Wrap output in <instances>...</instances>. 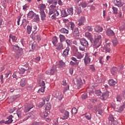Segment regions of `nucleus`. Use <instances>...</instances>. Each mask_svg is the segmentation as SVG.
<instances>
[{
	"label": "nucleus",
	"instance_id": "21",
	"mask_svg": "<svg viewBox=\"0 0 125 125\" xmlns=\"http://www.w3.org/2000/svg\"><path fill=\"white\" fill-rule=\"evenodd\" d=\"M68 118H69V112L65 111L64 112V116H62V117H61V119L62 120H67Z\"/></svg>",
	"mask_w": 125,
	"mask_h": 125
},
{
	"label": "nucleus",
	"instance_id": "5",
	"mask_svg": "<svg viewBox=\"0 0 125 125\" xmlns=\"http://www.w3.org/2000/svg\"><path fill=\"white\" fill-rule=\"evenodd\" d=\"M32 108H34V104H24V112L25 113H28Z\"/></svg>",
	"mask_w": 125,
	"mask_h": 125
},
{
	"label": "nucleus",
	"instance_id": "18",
	"mask_svg": "<svg viewBox=\"0 0 125 125\" xmlns=\"http://www.w3.org/2000/svg\"><path fill=\"white\" fill-rule=\"evenodd\" d=\"M94 31L97 33H101L103 31V28L101 26H96L94 28Z\"/></svg>",
	"mask_w": 125,
	"mask_h": 125
},
{
	"label": "nucleus",
	"instance_id": "64",
	"mask_svg": "<svg viewBox=\"0 0 125 125\" xmlns=\"http://www.w3.org/2000/svg\"><path fill=\"white\" fill-rule=\"evenodd\" d=\"M89 100L92 103H95L97 101V100L96 99H90Z\"/></svg>",
	"mask_w": 125,
	"mask_h": 125
},
{
	"label": "nucleus",
	"instance_id": "7",
	"mask_svg": "<svg viewBox=\"0 0 125 125\" xmlns=\"http://www.w3.org/2000/svg\"><path fill=\"white\" fill-rule=\"evenodd\" d=\"M81 44L85 47H87L88 46V42L84 38H82L80 40Z\"/></svg>",
	"mask_w": 125,
	"mask_h": 125
},
{
	"label": "nucleus",
	"instance_id": "44",
	"mask_svg": "<svg viewBox=\"0 0 125 125\" xmlns=\"http://www.w3.org/2000/svg\"><path fill=\"white\" fill-rule=\"evenodd\" d=\"M71 113L72 114H74V115H76L78 113V110H77L76 107H73L71 110Z\"/></svg>",
	"mask_w": 125,
	"mask_h": 125
},
{
	"label": "nucleus",
	"instance_id": "27",
	"mask_svg": "<svg viewBox=\"0 0 125 125\" xmlns=\"http://www.w3.org/2000/svg\"><path fill=\"white\" fill-rule=\"evenodd\" d=\"M67 14L68 15H73V14H74L73 13V10L74 9L73 8V7H70L67 9Z\"/></svg>",
	"mask_w": 125,
	"mask_h": 125
},
{
	"label": "nucleus",
	"instance_id": "17",
	"mask_svg": "<svg viewBox=\"0 0 125 125\" xmlns=\"http://www.w3.org/2000/svg\"><path fill=\"white\" fill-rule=\"evenodd\" d=\"M40 116L41 118H43V119H46V117L48 116V113H47V112L46 111L41 112L40 113Z\"/></svg>",
	"mask_w": 125,
	"mask_h": 125
},
{
	"label": "nucleus",
	"instance_id": "13",
	"mask_svg": "<svg viewBox=\"0 0 125 125\" xmlns=\"http://www.w3.org/2000/svg\"><path fill=\"white\" fill-rule=\"evenodd\" d=\"M62 17H67L68 16V13L66 12V10L62 8L60 9Z\"/></svg>",
	"mask_w": 125,
	"mask_h": 125
},
{
	"label": "nucleus",
	"instance_id": "51",
	"mask_svg": "<svg viewBox=\"0 0 125 125\" xmlns=\"http://www.w3.org/2000/svg\"><path fill=\"white\" fill-rule=\"evenodd\" d=\"M85 29L86 30H88L89 32H92V31L93 30V29L92 28V27L89 26H86L85 27Z\"/></svg>",
	"mask_w": 125,
	"mask_h": 125
},
{
	"label": "nucleus",
	"instance_id": "47",
	"mask_svg": "<svg viewBox=\"0 0 125 125\" xmlns=\"http://www.w3.org/2000/svg\"><path fill=\"white\" fill-rule=\"evenodd\" d=\"M116 100L118 102H121L123 100V98H122V96L121 95L117 96L116 98Z\"/></svg>",
	"mask_w": 125,
	"mask_h": 125
},
{
	"label": "nucleus",
	"instance_id": "36",
	"mask_svg": "<svg viewBox=\"0 0 125 125\" xmlns=\"http://www.w3.org/2000/svg\"><path fill=\"white\" fill-rule=\"evenodd\" d=\"M73 52L75 55H76L77 53H79V51H78V48H77V47L74 46L73 47Z\"/></svg>",
	"mask_w": 125,
	"mask_h": 125
},
{
	"label": "nucleus",
	"instance_id": "62",
	"mask_svg": "<svg viewBox=\"0 0 125 125\" xmlns=\"http://www.w3.org/2000/svg\"><path fill=\"white\" fill-rule=\"evenodd\" d=\"M13 48L14 50H19V46L18 45H14Z\"/></svg>",
	"mask_w": 125,
	"mask_h": 125
},
{
	"label": "nucleus",
	"instance_id": "58",
	"mask_svg": "<svg viewBox=\"0 0 125 125\" xmlns=\"http://www.w3.org/2000/svg\"><path fill=\"white\" fill-rule=\"evenodd\" d=\"M32 36L33 39H36L37 38V36H38V33H37V32H33Z\"/></svg>",
	"mask_w": 125,
	"mask_h": 125
},
{
	"label": "nucleus",
	"instance_id": "48",
	"mask_svg": "<svg viewBox=\"0 0 125 125\" xmlns=\"http://www.w3.org/2000/svg\"><path fill=\"white\" fill-rule=\"evenodd\" d=\"M83 22H84V19L81 18L79 21V23H78L79 26H82L83 24Z\"/></svg>",
	"mask_w": 125,
	"mask_h": 125
},
{
	"label": "nucleus",
	"instance_id": "41",
	"mask_svg": "<svg viewBox=\"0 0 125 125\" xmlns=\"http://www.w3.org/2000/svg\"><path fill=\"white\" fill-rule=\"evenodd\" d=\"M75 56H76V57H77L78 59H82V58H83V55H82V53H81L80 52L76 54L75 55Z\"/></svg>",
	"mask_w": 125,
	"mask_h": 125
},
{
	"label": "nucleus",
	"instance_id": "12",
	"mask_svg": "<svg viewBox=\"0 0 125 125\" xmlns=\"http://www.w3.org/2000/svg\"><path fill=\"white\" fill-rule=\"evenodd\" d=\"M85 36L86 38H87V39L89 40L91 42H92V41H93V38L92 37V35H91V33L87 32L85 33Z\"/></svg>",
	"mask_w": 125,
	"mask_h": 125
},
{
	"label": "nucleus",
	"instance_id": "4",
	"mask_svg": "<svg viewBox=\"0 0 125 125\" xmlns=\"http://www.w3.org/2000/svg\"><path fill=\"white\" fill-rule=\"evenodd\" d=\"M57 72L56 65H53L50 70H47L46 71V75H54L55 73Z\"/></svg>",
	"mask_w": 125,
	"mask_h": 125
},
{
	"label": "nucleus",
	"instance_id": "16",
	"mask_svg": "<svg viewBox=\"0 0 125 125\" xmlns=\"http://www.w3.org/2000/svg\"><path fill=\"white\" fill-rule=\"evenodd\" d=\"M102 96L104 100H106L109 97V91H106L105 92L103 93L102 94Z\"/></svg>",
	"mask_w": 125,
	"mask_h": 125
},
{
	"label": "nucleus",
	"instance_id": "6",
	"mask_svg": "<svg viewBox=\"0 0 125 125\" xmlns=\"http://www.w3.org/2000/svg\"><path fill=\"white\" fill-rule=\"evenodd\" d=\"M112 2L118 7H122L124 5V3L122 1V0H112Z\"/></svg>",
	"mask_w": 125,
	"mask_h": 125
},
{
	"label": "nucleus",
	"instance_id": "24",
	"mask_svg": "<svg viewBox=\"0 0 125 125\" xmlns=\"http://www.w3.org/2000/svg\"><path fill=\"white\" fill-rule=\"evenodd\" d=\"M40 13L41 14V20H45V17L46 16H45V13H44V11H40Z\"/></svg>",
	"mask_w": 125,
	"mask_h": 125
},
{
	"label": "nucleus",
	"instance_id": "49",
	"mask_svg": "<svg viewBox=\"0 0 125 125\" xmlns=\"http://www.w3.org/2000/svg\"><path fill=\"white\" fill-rule=\"evenodd\" d=\"M112 9H113V13H114V14H117V13H118V8L113 6Z\"/></svg>",
	"mask_w": 125,
	"mask_h": 125
},
{
	"label": "nucleus",
	"instance_id": "34",
	"mask_svg": "<svg viewBox=\"0 0 125 125\" xmlns=\"http://www.w3.org/2000/svg\"><path fill=\"white\" fill-rule=\"evenodd\" d=\"M60 32L62 34H68V33H69V30H67L65 28H62L60 30Z\"/></svg>",
	"mask_w": 125,
	"mask_h": 125
},
{
	"label": "nucleus",
	"instance_id": "29",
	"mask_svg": "<svg viewBox=\"0 0 125 125\" xmlns=\"http://www.w3.org/2000/svg\"><path fill=\"white\" fill-rule=\"evenodd\" d=\"M33 17V22H39V21H40V17L38 16V15H36L35 14Z\"/></svg>",
	"mask_w": 125,
	"mask_h": 125
},
{
	"label": "nucleus",
	"instance_id": "56",
	"mask_svg": "<svg viewBox=\"0 0 125 125\" xmlns=\"http://www.w3.org/2000/svg\"><path fill=\"white\" fill-rule=\"evenodd\" d=\"M70 64L71 65V66H78V65H79V62L75 63L73 61H71Z\"/></svg>",
	"mask_w": 125,
	"mask_h": 125
},
{
	"label": "nucleus",
	"instance_id": "45",
	"mask_svg": "<svg viewBox=\"0 0 125 125\" xmlns=\"http://www.w3.org/2000/svg\"><path fill=\"white\" fill-rule=\"evenodd\" d=\"M120 31H124L125 30V23L124 22L122 23V26L119 27Z\"/></svg>",
	"mask_w": 125,
	"mask_h": 125
},
{
	"label": "nucleus",
	"instance_id": "10",
	"mask_svg": "<svg viewBox=\"0 0 125 125\" xmlns=\"http://www.w3.org/2000/svg\"><path fill=\"white\" fill-rule=\"evenodd\" d=\"M125 108V103H123V104L122 106L116 107V112H118L119 113H121V112H123Z\"/></svg>",
	"mask_w": 125,
	"mask_h": 125
},
{
	"label": "nucleus",
	"instance_id": "43",
	"mask_svg": "<svg viewBox=\"0 0 125 125\" xmlns=\"http://www.w3.org/2000/svg\"><path fill=\"white\" fill-rule=\"evenodd\" d=\"M95 40L100 41L101 40V35L100 34H96L95 35Z\"/></svg>",
	"mask_w": 125,
	"mask_h": 125
},
{
	"label": "nucleus",
	"instance_id": "20",
	"mask_svg": "<svg viewBox=\"0 0 125 125\" xmlns=\"http://www.w3.org/2000/svg\"><path fill=\"white\" fill-rule=\"evenodd\" d=\"M55 46H57L56 49L58 50H61V49H63V44H62V42L58 43L57 45H55Z\"/></svg>",
	"mask_w": 125,
	"mask_h": 125
},
{
	"label": "nucleus",
	"instance_id": "31",
	"mask_svg": "<svg viewBox=\"0 0 125 125\" xmlns=\"http://www.w3.org/2000/svg\"><path fill=\"white\" fill-rule=\"evenodd\" d=\"M116 83H117V82H116V81H114V80H113V79L109 80L108 81V84L110 86H113L115 85V84H116Z\"/></svg>",
	"mask_w": 125,
	"mask_h": 125
},
{
	"label": "nucleus",
	"instance_id": "38",
	"mask_svg": "<svg viewBox=\"0 0 125 125\" xmlns=\"http://www.w3.org/2000/svg\"><path fill=\"white\" fill-rule=\"evenodd\" d=\"M27 34H28V35H30V34H31V32H32V26L28 25L27 26Z\"/></svg>",
	"mask_w": 125,
	"mask_h": 125
},
{
	"label": "nucleus",
	"instance_id": "15",
	"mask_svg": "<svg viewBox=\"0 0 125 125\" xmlns=\"http://www.w3.org/2000/svg\"><path fill=\"white\" fill-rule=\"evenodd\" d=\"M73 36L75 37H80V32L79 31V28L78 27L74 29Z\"/></svg>",
	"mask_w": 125,
	"mask_h": 125
},
{
	"label": "nucleus",
	"instance_id": "39",
	"mask_svg": "<svg viewBox=\"0 0 125 125\" xmlns=\"http://www.w3.org/2000/svg\"><path fill=\"white\" fill-rule=\"evenodd\" d=\"M69 27L71 29L72 31H74L75 29V24L74 22H70L69 24Z\"/></svg>",
	"mask_w": 125,
	"mask_h": 125
},
{
	"label": "nucleus",
	"instance_id": "9",
	"mask_svg": "<svg viewBox=\"0 0 125 125\" xmlns=\"http://www.w3.org/2000/svg\"><path fill=\"white\" fill-rule=\"evenodd\" d=\"M49 101V99H46L45 98H42V102H41L39 103V104L38 105V107L40 108H42L45 104V102H48Z\"/></svg>",
	"mask_w": 125,
	"mask_h": 125
},
{
	"label": "nucleus",
	"instance_id": "1",
	"mask_svg": "<svg viewBox=\"0 0 125 125\" xmlns=\"http://www.w3.org/2000/svg\"><path fill=\"white\" fill-rule=\"evenodd\" d=\"M22 116V111H17L16 113L14 114V116L12 115H10L7 119L8 120L7 121H5L4 120H2L0 121V125H2V124H5L7 125H9L11 124L12 122H13V120H12V118H14L15 117L16 119H19V118H21Z\"/></svg>",
	"mask_w": 125,
	"mask_h": 125
},
{
	"label": "nucleus",
	"instance_id": "57",
	"mask_svg": "<svg viewBox=\"0 0 125 125\" xmlns=\"http://www.w3.org/2000/svg\"><path fill=\"white\" fill-rule=\"evenodd\" d=\"M82 99H86L87 98V93H84L82 95Z\"/></svg>",
	"mask_w": 125,
	"mask_h": 125
},
{
	"label": "nucleus",
	"instance_id": "37",
	"mask_svg": "<svg viewBox=\"0 0 125 125\" xmlns=\"http://www.w3.org/2000/svg\"><path fill=\"white\" fill-rule=\"evenodd\" d=\"M82 12V8L81 7H78L76 8L75 14H80Z\"/></svg>",
	"mask_w": 125,
	"mask_h": 125
},
{
	"label": "nucleus",
	"instance_id": "32",
	"mask_svg": "<svg viewBox=\"0 0 125 125\" xmlns=\"http://www.w3.org/2000/svg\"><path fill=\"white\" fill-rule=\"evenodd\" d=\"M26 79L22 78L21 79L20 85H21V86H25V85H26Z\"/></svg>",
	"mask_w": 125,
	"mask_h": 125
},
{
	"label": "nucleus",
	"instance_id": "2",
	"mask_svg": "<svg viewBox=\"0 0 125 125\" xmlns=\"http://www.w3.org/2000/svg\"><path fill=\"white\" fill-rule=\"evenodd\" d=\"M55 8H56V5H50V9L49 10L48 15H52L51 17L52 20H53L54 19L56 20V17L59 15V12H58V11L56 10Z\"/></svg>",
	"mask_w": 125,
	"mask_h": 125
},
{
	"label": "nucleus",
	"instance_id": "54",
	"mask_svg": "<svg viewBox=\"0 0 125 125\" xmlns=\"http://www.w3.org/2000/svg\"><path fill=\"white\" fill-rule=\"evenodd\" d=\"M11 77V72L9 71L5 74V78H10Z\"/></svg>",
	"mask_w": 125,
	"mask_h": 125
},
{
	"label": "nucleus",
	"instance_id": "30",
	"mask_svg": "<svg viewBox=\"0 0 125 125\" xmlns=\"http://www.w3.org/2000/svg\"><path fill=\"white\" fill-rule=\"evenodd\" d=\"M48 3L50 5L57 4V0H49L47 1Z\"/></svg>",
	"mask_w": 125,
	"mask_h": 125
},
{
	"label": "nucleus",
	"instance_id": "19",
	"mask_svg": "<svg viewBox=\"0 0 125 125\" xmlns=\"http://www.w3.org/2000/svg\"><path fill=\"white\" fill-rule=\"evenodd\" d=\"M9 42H11V41L13 42H16V41H17V37L15 36H12V35H10L9 36Z\"/></svg>",
	"mask_w": 125,
	"mask_h": 125
},
{
	"label": "nucleus",
	"instance_id": "26",
	"mask_svg": "<svg viewBox=\"0 0 125 125\" xmlns=\"http://www.w3.org/2000/svg\"><path fill=\"white\" fill-rule=\"evenodd\" d=\"M69 51H70V48L69 47H67L63 51L62 56H67V55L69 54Z\"/></svg>",
	"mask_w": 125,
	"mask_h": 125
},
{
	"label": "nucleus",
	"instance_id": "42",
	"mask_svg": "<svg viewBox=\"0 0 125 125\" xmlns=\"http://www.w3.org/2000/svg\"><path fill=\"white\" fill-rule=\"evenodd\" d=\"M59 66L62 67H65V62H64L62 61H60L59 63Z\"/></svg>",
	"mask_w": 125,
	"mask_h": 125
},
{
	"label": "nucleus",
	"instance_id": "35",
	"mask_svg": "<svg viewBox=\"0 0 125 125\" xmlns=\"http://www.w3.org/2000/svg\"><path fill=\"white\" fill-rule=\"evenodd\" d=\"M104 50H105V53H107V52H110V51H111V49L110 48V47L107 46L106 45L104 46Z\"/></svg>",
	"mask_w": 125,
	"mask_h": 125
},
{
	"label": "nucleus",
	"instance_id": "60",
	"mask_svg": "<svg viewBox=\"0 0 125 125\" xmlns=\"http://www.w3.org/2000/svg\"><path fill=\"white\" fill-rule=\"evenodd\" d=\"M59 109L61 113H64V111H65V108L62 106H60Z\"/></svg>",
	"mask_w": 125,
	"mask_h": 125
},
{
	"label": "nucleus",
	"instance_id": "11",
	"mask_svg": "<svg viewBox=\"0 0 125 125\" xmlns=\"http://www.w3.org/2000/svg\"><path fill=\"white\" fill-rule=\"evenodd\" d=\"M106 34L107 36H108V37H113V36H115V32L110 29H107Z\"/></svg>",
	"mask_w": 125,
	"mask_h": 125
},
{
	"label": "nucleus",
	"instance_id": "59",
	"mask_svg": "<svg viewBox=\"0 0 125 125\" xmlns=\"http://www.w3.org/2000/svg\"><path fill=\"white\" fill-rule=\"evenodd\" d=\"M85 118L87 120H90L91 119V115L90 114H86Z\"/></svg>",
	"mask_w": 125,
	"mask_h": 125
},
{
	"label": "nucleus",
	"instance_id": "33",
	"mask_svg": "<svg viewBox=\"0 0 125 125\" xmlns=\"http://www.w3.org/2000/svg\"><path fill=\"white\" fill-rule=\"evenodd\" d=\"M58 42V40H57V37L54 36L53 38V41L52 43L54 44V45L55 46L56 45V44Z\"/></svg>",
	"mask_w": 125,
	"mask_h": 125
},
{
	"label": "nucleus",
	"instance_id": "61",
	"mask_svg": "<svg viewBox=\"0 0 125 125\" xmlns=\"http://www.w3.org/2000/svg\"><path fill=\"white\" fill-rule=\"evenodd\" d=\"M19 97H20V95H16L13 96V99H14V100H15L17 99V98H19Z\"/></svg>",
	"mask_w": 125,
	"mask_h": 125
},
{
	"label": "nucleus",
	"instance_id": "40",
	"mask_svg": "<svg viewBox=\"0 0 125 125\" xmlns=\"http://www.w3.org/2000/svg\"><path fill=\"white\" fill-rule=\"evenodd\" d=\"M59 38H60L61 42H64L65 41V38L64 35L61 34L59 36Z\"/></svg>",
	"mask_w": 125,
	"mask_h": 125
},
{
	"label": "nucleus",
	"instance_id": "14",
	"mask_svg": "<svg viewBox=\"0 0 125 125\" xmlns=\"http://www.w3.org/2000/svg\"><path fill=\"white\" fill-rule=\"evenodd\" d=\"M94 48H98L101 44V42H99V40H96L95 39L94 41Z\"/></svg>",
	"mask_w": 125,
	"mask_h": 125
},
{
	"label": "nucleus",
	"instance_id": "50",
	"mask_svg": "<svg viewBox=\"0 0 125 125\" xmlns=\"http://www.w3.org/2000/svg\"><path fill=\"white\" fill-rule=\"evenodd\" d=\"M87 5V3L86 2H83L82 3H81V6L83 7V8H85Z\"/></svg>",
	"mask_w": 125,
	"mask_h": 125
},
{
	"label": "nucleus",
	"instance_id": "3",
	"mask_svg": "<svg viewBox=\"0 0 125 125\" xmlns=\"http://www.w3.org/2000/svg\"><path fill=\"white\" fill-rule=\"evenodd\" d=\"M108 121H109V125H118V121L117 120H115V118H114V116L112 115H110L108 116Z\"/></svg>",
	"mask_w": 125,
	"mask_h": 125
},
{
	"label": "nucleus",
	"instance_id": "28",
	"mask_svg": "<svg viewBox=\"0 0 125 125\" xmlns=\"http://www.w3.org/2000/svg\"><path fill=\"white\" fill-rule=\"evenodd\" d=\"M45 109L47 110L51 109V104H50V103H48V101L45 104Z\"/></svg>",
	"mask_w": 125,
	"mask_h": 125
},
{
	"label": "nucleus",
	"instance_id": "8",
	"mask_svg": "<svg viewBox=\"0 0 125 125\" xmlns=\"http://www.w3.org/2000/svg\"><path fill=\"white\" fill-rule=\"evenodd\" d=\"M85 65L86 66L87 64H89L90 63L91 59L89 58V55L88 54H86L85 58L83 59Z\"/></svg>",
	"mask_w": 125,
	"mask_h": 125
},
{
	"label": "nucleus",
	"instance_id": "46",
	"mask_svg": "<svg viewBox=\"0 0 125 125\" xmlns=\"http://www.w3.org/2000/svg\"><path fill=\"white\" fill-rule=\"evenodd\" d=\"M95 94L97 96H101V95H102V92H101V91L100 90H98L95 91Z\"/></svg>",
	"mask_w": 125,
	"mask_h": 125
},
{
	"label": "nucleus",
	"instance_id": "52",
	"mask_svg": "<svg viewBox=\"0 0 125 125\" xmlns=\"http://www.w3.org/2000/svg\"><path fill=\"white\" fill-rule=\"evenodd\" d=\"M112 42L113 43V45L114 46H116L117 45V44H118V40H117V39H114L113 40Z\"/></svg>",
	"mask_w": 125,
	"mask_h": 125
},
{
	"label": "nucleus",
	"instance_id": "53",
	"mask_svg": "<svg viewBox=\"0 0 125 125\" xmlns=\"http://www.w3.org/2000/svg\"><path fill=\"white\" fill-rule=\"evenodd\" d=\"M45 87H42L41 88L39 89L38 90V93H41V92H44V89Z\"/></svg>",
	"mask_w": 125,
	"mask_h": 125
},
{
	"label": "nucleus",
	"instance_id": "22",
	"mask_svg": "<svg viewBox=\"0 0 125 125\" xmlns=\"http://www.w3.org/2000/svg\"><path fill=\"white\" fill-rule=\"evenodd\" d=\"M36 13L33 12V11H30L29 12V13L27 14V18H33L34 16H35V15Z\"/></svg>",
	"mask_w": 125,
	"mask_h": 125
},
{
	"label": "nucleus",
	"instance_id": "23",
	"mask_svg": "<svg viewBox=\"0 0 125 125\" xmlns=\"http://www.w3.org/2000/svg\"><path fill=\"white\" fill-rule=\"evenodd\" d=\"M117 72H118V68L116 67H113L111 69V73L113 76L117 74Z\"/></svg>",
	"mask_w": 125,
	"mask_h": 125
},
{
	"label": "nucleus",
	"instance_id": "55",
	"mask_svg": "<svg viewBox=\"0 0 125 125\" xmlns=\"http://www.w3.org/2000/svg\"><path fill=\"white\" fill-rule=\"evenodd\" d=\"M25 71H26V69H25V68H21V69H20L19 73L20 74H24Z\"/></svg>",
	"mask_w": 125,
	"mask_h": 125
},
{
	"label": "nucleus",
	"instance_id": "63",
	"mask_svg": "<svg viewBox=\"0 0 125 125\" xmlns=\"http://www.w3.org/2000/svg\"><path fill=\"white\" fill-rule=\"evenodd\" d=\"M36 47H37V43L36 42H34L32 44V49H34V48H36Z\"/></svg>",
	"mask_w": 125,
	"mask_h": 125
},
{
	"label": "nucleus",
	"instance_id": "25",
	"mask_svg": "<svg viewBox=\"0 0 125 125\" xmlns=\"http://www.w3.org/2000/svg\"><path fill=\"white\" fill-rule=\"evenodd\" d=\"M39 8L40 11H44L45 8H46V6H45L44 4H40Z\"/></svg>",
	"mask_w": 125,
	"mask_h": 125
}]
</instances>
